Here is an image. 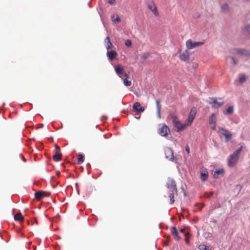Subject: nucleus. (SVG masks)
<instances>
[{"label": "nucleus", "instance_id": "1", "mask_svg": "<svg viewBox=\"0 0 250 250\" xmlns=\"http://www.w3.org/2000/svg\"><path fill=\"white\" fill-rule=\"evenodd\" d=\"M243 146H241L239 148L236 150L228 158V166L229 167L235 166L239 159V154L242 151Z\"/></svg>", "mask_w": 250, "mask_h": 250}, {"label": "nucleus", "instance_id": "2", "mask_svg": "<svg viewBox=\"0 0 250 250\" xmlns=\"http://www.w3.org/2000/svg\"><path fill=\"white\" fill-rule=\"evenodd\" d=\"M168 118L171 120L172 123L174 125V126L177 128V131L184 130L188 126L186 122L183 124L177 119V117L173 114H169Z\"/></svg>", "mask_w": 250, "mask_h": 250}, {"label": "nucleus", "instance_id": "3", "mask_svg": "<svg viewBox=\"0 0 250 250\" xmlns=\"http://www.w3.org/2000/svg\"><path fill=\"white\" fill-rule=\"evenodd\" d=\"M159 126L158 133L161 136L166 137L170 134V130L165 124H160Z\"/></svg>", "mask_w": 250, "mask_h": 250}, {"label": "nucleus", "instance_id": "4", "mask_svg": "<svg viewBox=\"0 0 250 250\" xmlns=\"http://www.w3.org/2000/svg\"><path fill=\"white\" fill-rule=\"evenodd\" d=\"M204 44V42H193L191 39L188 40L186 42V45L188 49H191L196 47L202 45Z\"/></svg>", "mask_w": 250, "mask_h": 250}, {"label": "nucleus", "instance_id": "5", "mask_svg": "<svg viewBox=\"0 0 250 250\" xmlns=\"http://www.w3.org/2000/svg\"><path fill=\"white\" fill-rule=\"evenodd\" d=\"M218 132L225 136L227 142L230 141L232 138V135L231 132L224 128L220 126L218 127Z\"/></svg>", "mask_w": 250, "mask_h": 250}, {"label": "nucleus", "instance_id": "6", "mask_svg": "<svg viewBox=\"0 0 250 250\" xmlns=\"http://www.w3.org/2000/svg\"><path fill=\"white\" fill-rule=\"evenodd\" d=\"M196 114V109L195 107H193L191 108L190 112L189 113V116L188 117V119L186 121V123L187 124V125L188 126H190L193 120L194 119L195 116Z\"/></svg>", "mask_w": 250, "mask_h": 250}, {"label": "nucleus", "instance_id": "7", "mask_svg": "<svg viewBox=\"0 0 250 250\" xmlns=\"http://www.w3.org/2000/svg\"><path fill=\"white\" fill-rule=\"evenodd\" d=\"M148 8L152 12V13L156 16L159 15V12L157 10L156 5L153 0H149L147 2Z\"/></svg>", "mask_w": 250, "mask_h": 250}, {"label": "nucleus", "instance_id": "8", "mask_svg": "<svg viewBox=\"0 0 250 250\" xmlns=\"http://www.w3.org/2000/svg\"><path fill=\"white\" fill-rule=\"evenodd\" d=\"M165 154L166 157L170 160H173V152L171 148L169 147H167L165 149Z\"/></svg>", "mask_w": 250, "mask_h": 250}, {"label": "nucleus", "instance_id": "9", "mask_svg": "<svg viewBox=\"0 0 250 250\" xmlns=\"http://www.w3.org/2000/svg\"><path fill=\"white\" fill-rule=\"evenodd\" d=\"M132 108L133 110L137 112H142L145 110V108L141 105L139 102H135L133 105Z\"/></svg>", "mask_w": 250, "mask_h": 250}, {"label": "nucleus", "instance_id": "10", "mask_svg": "<svg viewBox=\"0 0 250 250\" xmlns=\"http://www.w3.org/2000/svg\"><path fill=\"white\" fill-rule=\"evenodd\" d=\"M210 101L209 102V103L211 104L212 106L214 108H218L224 104L223 102L219 103L214 98H210Z\"/></svg>", "mask_w": 250, "mask_h": 250}, {"label": "nucleus", "instance_id": "11", "mask_svg": "<svg viewBox=\"0 0 250 250\" xmlns=\"http://www.w3.org/2000/svg\"><path fill=\"white\" fill-rule=\"evenodd\" d=\"M167 187L171 190H177L175 182L173 179H169L167 183Z\"/></svg>", "mask_w": 250, "mask_h": 250}, {"label": "nucleus", "instance_id": "12", "mask_svg": "<svg viewBox=\"0 0 250 250\" xmlns=\"http://www.w3.org/2000/svg\"><path fill=\"white\" fill-rule=\"evenodd\" d=\"M189 54L190 53L187 49L180 54L179 58L184 61H187L189 60Z\"/></svg>", "mask_w": 250, "mask_h": 250}, {"label": "nucleus", "instance_id": "13", "mask_svg": "<svg viewBox=\"0 0 250 250\" xmlns=\"http://www.w3.org/2000/svg\"><path fill=\"white\" fill-rule=\"evenodd\" d=\"M170 231L174 236V238L175 240L179 241L181 239V237L179 236L176 228L175 227H171L170 229Z\"/></svg>", "mask_w": 250, "mask_h": 250}, {"label": "nucleus", "instance_id": "14", "mask_svg": "<svg viewBox=\"0 0 250 250\" xmlns=\"http://www.w3.org/2000/svg\"><path fill=\"white\" fill-rule=\"evenodd\" d=\"M115 71L117 74L122 79H123V76H124V72L123 68L120 66H115Z\"/></svg>", "mask_w": 250, "mask_h": 250}, {"label": "nucleus", "instance_id": "15", "mask_svg": "<svg viewBox=\"0 0 250 250\" xmlns=\"http://www.w3.org/2000/svg\"><path fill=\"white\" fill-rule=\"evenodd\" d=\"M106 55L109 60H113L118 56V53L116 51L112 50L107 51Z\"/></svg>", "mask_w": 250, "mask_h": 250}, {"label": "nucleus", "instance_id": "16", "mask_svg": "<svg viewBox=\"0 0 250 250\" xmlns=\"http://www.w3.org/2000/svg\"><path fill=\"white\" fill-rule=\"evenodd\" d=\"M178 195L177 190H171V193L169 194V197L170 198V204H173L174 203V196Z\"/></svg>", "mask_w": 250, "mask_h": 250}, {"label": "nucleus", "instance_id": "17", "mask_svg": "<svg viewBox=\"0 0 250 250\" xmlns=\"http://www.w3.org/2000/svg\"><path fill=\"white\" fill-rule=\"evenodd\" d=\"M45 193V191H38L35 193V198L37 200H40Z\"/></svg>", "mask_w": 250, "mask_h": 250}, {"label": "nucleus", "instance_id": "18", "mask_svg": "<svg viewBox=\"0 0 250 250\" xmlns=\"http://www.w3.org/2000/svg\"><path fill=\"white\" fill-rule=\"evenodd\" d=\"M124 77H125V78H123V79L124 80V84L126 86H130L131 85V82L127 80V78H129V74L126 73H125Z\"/></svg>", "mask_w": 250, "mask_h": 250}, {"label": "nucleus", "instance_id": "19", "mask_svg": "<svg viewBox=\"0 0 250 250\" xmlns=\"http://www.w3.org/2000/svg\"><path fill=\"white\" fill-rule=\"evenodd\" d=\"M62 159V154L60 152H56L53 156V160L56 162L61 161Z\"/></svg>", "mask_w": 250, "mask_h": 250}, {"label": "nucleus", "instance_id": "20", "mask_svg": "<svg viewBox=\"0 0 250 250\" xmlns=\"http://www.w3.org/2000/svg\"><path fill=\"white\" fill-rule=\"evenodd\" d=\"M14 218L15 221L22 222L24 220V217L21 212L16 214L14 215Z\"/></svg>", "mask_w": 250, "mask_h": 250}, {"label": "nucleus", "instance_id": "21", "mask_svg": "<svg viewBox=\"0 0 250 250\" xmlns=\"http://www.w3.org/2000/svg\"><path fill=\"white\" fill-rule=\"evenodd\" d=\"M160 103H161L160 100H157L156 101V106H157V115H158V117L159 118H161V105L160 104Z\"/></svg>", "mask_w": 250, "mask_h": 250}, {"label": "nucleus", "instance_id": "22", "mask_svg": "<svg viewBox=\"0 0 250 250\" xmlns=\"http://www.w3.org/2000/svg\"><path fill=\"white\" fill-rule=\"evenodd\" d=\"M105 42H106V48L107 50L109 49L110 48H111L112 47L113 45L110 41L109 37H108V36L106 37V38L105 40Z\"/></svg>", "mask_w": 250, "mask_h": 250}, {"label": "nucleus", "instance_id": "23", "mask_svg": "<svg viewBox=\"0 0 250 250\" xmlns=\"http://www.w3.org/2000/svg\"><path fill=\"white\" fill-rule=\"evenodd\" d=\"M224 173V170L223 169L216 170L214 172L213 177L215 178H218L220 174H223Z\"/></svg>", "mask_w": 250, "mask_h": 250}, {"label": "nucleus", "instance_id": "24", "mask_svg": "<svg viewBox=\"0 0 250 250\" xmlns=\"http://www.w3.org/2000/svg\"><path fill=\"white\" fill-rule=\"evenodd\" d=\"M209 123L210 125L216 124V116L214 114H212L209 118Z\"/></svg>", "mask_w": 250, "mask_h": 250}, {"label": "nucleus", "instance_id": "25", "mask_svg": "<svg viewBox=\"0 0 250 250\" xmlns=\"http://www.w3.org/2000/svg\"><path fill=\"white\" fill-rule=\"evenodd\" d=\"M221 10L224 12H228L229 10V6L228 4L225 3L222 5Z\"/></svg>", "mask_w": 250, "mask_h": 250}, {"label": "nucleus", "instance_id": "26", "mask_svg": "<svg viewBox=\"0 0 250 250\" xmlns=\"http://www.w3.org/2000/svg\"><path fill=\"white\" fill-rule=\"evenodd\" d=\"M84 161V157L83 154H79L78 155V163L82 164Z\"/></svg>", "mask_w": 250, "mask_h": 250}, {"label": "nucleus", "instance_id": "27", "mask_svg": "<svg viewBox=\"0 0 250 250\" xmlns=\"http://www.w3.org/2000/svg\"><path fill=\"white\" fill-rule=\"evenodd\" d=\"M208 177V173H202L201 174V179L203 181H205L207 180Z\"/></svg>", "mask_w": 250, "mask_h": 250}, {"label": "nucleus", "instance_id": "28", "mask_svg": "<svg viewBox=\"0 0 250 250\" xmlns=\"http://www.w3.org/2000/svg\"><path fill=\"white\" fill-rule=\"evenodd\" d=\"M200 250H209V247L206 245H201L199 246Z\"/></svg>", "mask_w": 250, "mask_h": 250}, {"label": "nucleus", "instance_id": "29", "mask_svg": "<svg viewBox=\"0 0 250 250\" xmlns=\"http://www.w3.org/2000/svg\"><path fill=\"white\" fill-rule=\"evenodd\" d=\"M112 21L115 23H119L121 21V19L118 16H117L115 19H114L113 16L111 17Z\"/></svg>", "mask_w": 250, "mask_h": 250}, {"label": "nucleus", "instance_id": "30", "mask_svg": "<svg viewBox=\"0 0 250 250\" xmlns=\"http://www.w3.org/2000/svg\"><path fill=\"white\" fill-rule=\"evenodd\" d=\"M226 112L229 114H231L233 112V107L232 106H229Z\"/></svg>", "mask_w": 250, "mask_h": 250}, {"label": "nucleus", "instance_id": "31", "mask_svg": "<svg viewBox=\"0 0 250 250\" xmlns=\"http://www.w3.org/2000/svg\"><path fill=\"white\" fill-rule=\"evenodd\" d=\"M246 80V77L244 75L242 74L240 75L239 78V81L240 83H243Z\"/></svg>", "mask_w": 250, "mask_h": 250}, {"label": "nucleus", "instance_id": "32", "mask_svg": "<svg viewBox=\"0 0 250 250\" xmlns=\"http://www.w3.org/2000/svg\"><path fill=\"white\" fill-rule=\"evenodd\" d=\"M149 56L150 54L149 53H145L142 55V58L145 60L147 59Z\"/></svg>", "mask_w": 250, "mask_h": 250}, {"label": "nucleus", "instance_id": "33", "mask_svg": "<svg viewBox=\"0 0 250 250\" xmlns=\"http://www.w3.org/2000/svg\"><path fill=\"white\" fill-rule=\"evenodd\" d=\"M131 44H132V42H131V41L130 40H127L125 42V45L126 46H130L131 45Z\"/></svg>", "mask_w": 250, "mask_h": 250}, {"label": "nucleus", "instance_id": "34", "mask_svg": "<svg viewBox=\"0 0 250 250\" xmlns=\"http://www.w3.org/2000/svg\"><path fill=\"white\" fill-rule=\"evenodd\" d=\"M231 59L232 60V62L233 65H235L237 63V60L234 57H231Z\"/></svg>", "mask_w": 250, "mask_h": 250}, {"label": "nucleus", "instance_id": "35", "mask_svg": "<svg viewBox=\"0 0 250 250\" xmlns=\"http://www.w3.org/2000/svg\"><path fill=\"white\" fill-rule=\"evenodd\" d=\"M189 235V234L188 233H186L185 234V236H186L185 241L187 243H189V241H188Z\"/></svg>", "mask_w": 250, "mask_h": 250}, {"label": "nucleus", "instance_id": "36", "mask_svg": "<svg viewBox=\"0 0 250 250\" xmlns=\"http://www.w3.org/2000/svg\"><path fill=\"white\" fill-rule=\"evenodd\" d=\"M55 148L56 150H57L56 152H60L61 150V148L59 146H58L57 144L55 145Z\"/></svg>", "mask_w": 250, "mask_h": 250}, {"label": "nucleus", "instance_id": "37", "mask_svg": "<svg viewBox=\"0 0 250 250\" xmlns=\"http://www.w3.org/2000/svg\"><path fill=\"white\" fill-rule=\"evenodd\" d=\"M245 29H246V30L248 32V33H250V24L246 25Z\"/></svg>", "mask_w": 250, "mask_h": 250}, {"label": "nucleus", "instance_id": "38", "mask_svg": "<svg viewBox=\"0 0 250 250\" xmlns=\"http://www.w3.org/2000/svg\"><path fill=\"white\" fill-rule=\"evenodd\" d=\"M216 124L211 125V128L213 130H215L216 129Z\"/></svg>", "mask_w": 250, "mask_h": 250}, {"label": "nucleus", "instance_id": "39", "mask_svg": "<svg viewBox=\"0 0 250 250\" xmlns=\"http://www.w3.org/2000/svg\"><path fill=\"white\" fill-rule=\"evenodd\" d=\"M186 151L188 153H190V148H189V146H187L186 147Z\"/></svg>", "mask_w": 250, "mask_h": 250}, {"label": "nucleus", "instance_id": "40", "mask_svg": "<svg viewBox=\"0 0 250 250\" xmlns=\"http://www.w3.org/2000/svg\"><path fill=\"white\" fill-rule=\"evenodd\" d=\"M115 0H108V2L110 4H113L115 3Z\"/></svg>", "mask_w": 250, "mask_h": 250}, {"label": "nucleus", "instance_id": "41", "mask_svg": "<svg viewBox=\"0 0 250 250\" xmlns=\"http://www.w3.org/2000/svg\"><path fill=\"white\" fill-rule=\"evenodd\" d=\"M50 195V193H49V192H45V193L44 194V195H43V197L45 196V197H48Z\"/></svg>", "mask_w": 250, "mask_h": 250}, {"label": "nucleus", "instance_id": "42", "mask_svg": "<svg viewBox=\"0 0 250 250\" xmlns=\"http://www.w3.org/2000/svg\"><path fill=\"white\" fill-rule=\"evenodd\" d=\"M236 52L237 53H239V54H242L243 53L242 51L241 50H237L236 51Z\"/></svg>", "mask_w": 250, "mask_h": 250}, {"label": "nucleus", "instance_id": "43", "mask_svg": "<svg viewBox=\"0 0 250 250\" xmlns=\"http://www.w3.org/2000/svg\"><path fill=\"white\" fill-rule=\"evenodd\" d=\"M185 229H184H184H180V231L181 232H185Z\"/></svg>", "mask_w": 250, "mask_h": 250}, {"label": "nucleus", "instance_id": "44", "mask_svg": "<svg viewBox=\"0 0 250 250\" xmlns=\"http://www.w3.org/2000/svg\"><path fill=\"white\" fill-rule=\"evenodd\" d=\"M57 174L58 176H59L60 175V172L59 171H58L57 172Z\"/></svg>", "mask_w": 250, "mask_h": 250}, {"label": "nucleus", "instance_id": "45", "mask_svg": "<svg viewBox=\"0 0 250 250\" xmlns=\"http://www.w3.org/2000/svg\"><path fill=\"white\" fill-rule=\"evenodd\" d=\"M213 192H211L210 193V196H211V195H213Z\"/></svg>", "mask_w": 250, "mask_h": 250}, {"label": "nucleus", "instance_id": "46", "mask_svg": "<svg viewBox=\"0 0 250 250\" xmlns=\"http://www.w3.org/2000/svg\"><path fill=\"white\" fill-rule=\"evenodd\" d=\"M23 160H24V161H26L25 159L24 158H23Z\"/></svg>", "mask_w": 250, "mask_h": 250}]
</instances>
